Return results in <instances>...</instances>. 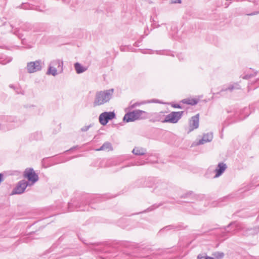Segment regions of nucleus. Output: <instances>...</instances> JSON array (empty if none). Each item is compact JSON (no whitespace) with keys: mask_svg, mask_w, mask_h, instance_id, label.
Returning <instances> with one entry per match:
<instances>
[{"mask_svg":"<svg viewBox=\"0 0 259 259\" xmlns=\"http://www.w3.org/2000/svg\"><path fill=\"white\" fill-rule=\"evenodd\" d=\"M113 93V89L97 92L93 102L94 107L108 103L112 99Z\"/></svg>","mask_w":259,"mask_h":259,"instance_id":"nucleus-1","label":"nucleus"},{"mask_svg":"<svg viewBox=\"0 0 259 259\" xmlns=\"http://www.w3.org/2000/svg\"><path fill=\"white\" fill-rule=\"evenodd\" d=\"M147 113L144 111L136 110L126 113L123 118L124 121L126 122H133L137 120L146 118Z\"/></svg>","mask_w":259,"mask_h":259,"instance_id":"nucleus-2","label":"nucleus"},{"mask_svg":"<svg viewBox=\"0 0 259 259\" xmlns=\"http://www.w3.org/2000/svg\"><path fill=\"white\" fill-rule=\"evenodd\" d=\"M183 113L184 111H173L165 115L163 120H162L161 118H159L158 120L163 123H176L181 118Z\"/></svg>","mask_w":259,"mask_h":259,"instance_id":"nucleus-3","label":"nucleus"},{"mask_svg":"<svg viewBox=\"0 0 259 259\" xmlns=\"http://www.w3.org/2000/svg\"><path fill=\"white\" fill-rule=\"evenodd\" d=\"M44 65V63L41 60L28 62L26 70L28 73H33L40 71Z\"/></svg>","mask_w":259,"mask_h":259,"instance_id":"nucleus-4","label":"nucleus"},{"mask_svg":"<svg viewBox=\"0 0 259 259\" xmlns=\"http://www.w3.org/2000/svg\"><path fill=\"white\" fill-rule=\"evenodd\" d=\"M115 117V114L114 112H104L99 116V121L103 125H105L109 120H112Z\"/></svg>","mask_w":259,"mask_h":259,"instance_id":"nucleus-5","label":"nucleus"},{"mask_svg":"<svg viewBox=\"0 0 259 259\" xmlns=\"http://www.w3.org/2000/svg\"><path fill=\"white\" fill-rule=\"evenodd\" d=\"M24 177L27 178L29 181L34 184L38 180V176L35 172L33 168H28L25 170L24 172Z\"/></svg>","mask_w":259,"mask_h":259,"instance_id":"nucleus-6","label":"nucleus"},{"mask_svg":"<svg viewBox=\"0 0 259 259\" xmlns=\"http://www.w3.org/2000/svg\"><path fill=\"white\" fill-rule=\"evenodd\" d=\"M28 185V183L25 180H21L19 182L17 186L13 190V194H21L23 193L26 187Z\"/></svg>","mask_w":259,"mask_h":259,"instance_id":"nucleus-7","label":"nucleus"},{"mask_svg":"<svg viewBox=\"0 0 259 259\" xmlns=\"http://www.w3.org/2000/svg\"><path fill=\"white\" fill-rule=\"evenodd\" d=\"M199 127V114L192 116L189 122L187 133H190Z\"/></svg>","mask_w":259,"mask_h":259,"instance_id":"nucleus-8","label":"nucleus"},{"mask_svg":"<svg viewBox=\"0 0 259 259\" xmlns=\"http://www.w3.org/2000/svg\"><path fill=\"white\" fill-rule=\"evenodd\" d=\"M240 89V85L238 83H233L232 84H229L228 85L224 86L219 92V94H221L223 92L228 91L232 92L234 90H239Z\"/></svg>","mask_w":259,"mask_h":259,"instance_id":"nucleus-9","label":"nucleus"},{"mask_svg":"<svg viewBox=\"0 0 259 259\" xmlns=\"http://www.w3.org/2000/svg\"><path fill=\"white\" fill-rule=\"evenodd\" d=\"M213 137V134L211 132L204 134H203L202 139L199 140L197 144L202 145L205 143L210 142L212 140Z\"/></svg>","mask_w":259,"mask_h":259,"instance_id":"nucleus-10","label":"nucleus"},{"mask_svg":"<svg viewBox=\"0 0 259 259\" xmlns=\"http://www.w3.org/2000/svg\"><path fill=\"white\" fill-rule=\"evenodd\" d=\"M227 168V165L223 162H220L218 164L216 169H215V175L214 178H218L221 176Z\"/></svg>","mask_w":259,"mask_h":259,"instance_id":"nucleus-11","label":"nucleus"},{"mask_svg":"<svg viewBox=\"0 0 259 259\" xmlns=\"http://www.w3.org/2000/svg\"><path fill=\"white\" fill-rule=\"evenodd\" d=\"M63 64L62 61L57 59L51 61L49 65L56 67L57 69L58 68V70L62 71L63 70Z\"/></svg>","mask_w":259,"mask_h":259,"instance_id":"nucleus-12","label":"nucleus"},{"mask_svg":"<svg viewBox=\"0 0 259 259\" xmlns=\"http://www.w3.org/2000/svg\"><path fill=\"white\" fill-rule=\"evenodd\" d=\"M167 188L166 184L164 183H157L155 187V191L157 193H162L164 190Z\"/></svg>","mask_w":259,"mask_h":259,"instance_id":"nucleus-13","label":"nucleus"},{"mask_svg":"<svg viewBox=\"0 0 259 259\" xmlns=\"http://www.w3.org/2000/svg\"><path fill=\"white\" fill-rule=\"evenodd\" d=\"M74 68L77 74H80L87 70V67L81 65L79 63L76 62L74 64Z\"/></svg>","mask_w":259,"mask_h":259,"instance_id":"nucleus-14","label":"nucleus"},{"mask_svg":"<svg viewBox=\"0 0 259 259\" xmlns=\"http://www.w3.org/2000/svg\"><path fill=\"white\" fill-rule=\"evenodd\" d=\"M146 152V149L142 147H135L132 151V153L136 155H143Z\"/></svg>","mask_w":259,"mask_h":259,"instance_id":"nucleus-15","label":"nucleus"},{"mask_svg":"<svg viewBox=\"0 0 259 259\" xmlns=\"http://www.w3.org/2000/svg\"><path fill=\"white\" fill-rule=\"evenodd\" d=\"M112 150V147L111 143L109 142H105L102 146L97 151H109Z\"/></svg>","mask_w":259,"mask_h":259,"instance_id":"nucleus-16","label":"nucleus"},{"mask_svg":"<svg viewBox=\"0 0 259 259\" xmlns=\"http://www.w3.org/2000/svg\"><path fill=\"white\" fill-rule=\"evenodd\" d=\"M199 100L194 98H187L182 100L184 104L191 105H195L198 103Z\"/></svg>","mask_w":259,"mask_h":259,"instance_id":"nucleus-17","label":"nucleus"},{"mask_svg":"<svg viewBox=\"0 0 259 259\" xmlns=\"http://www.w3.org/2000/svg\"><path fill=\"white\" fill-rule=\"evenodd\" d=\"M47 74L49 75H52L53 76H56L57 74V68L49 65Z\"/></svg>","mask_w":259,"mask_h":259,"instance_id":"nucleus-18","label":"nucleus"},{"mask_svg":"<svg viewBox=\"0 0 259 259\" xmlns=\"http://www.w3.org/2000/svg\"><path fill=\"white\" fill-rule=\"evenodd\" d=\"M9 87L11 89H13L17 94H22V95H23L24 94V91H23L18 86H15L14 85L11 84L9 85Z\"/></svg>","mask_w":259,"mask_h":259,"instance_id":"nucleus-19","label":"nucleus"},{"mask_svg":"<svg viewBox=\"0 0 259 259\" xmlns=\"http://www.w3.org/2000/svg\"><path fill=\"white\" fill-rule=\"evenodd\" d=\"M4 118L5 120L9 122H17L18 121L17 117L14 116H8Z\"/></svg>","mask_w":259,"mask_h":259,"instance_id":"nucleus-20","label":"nucleus"},{"mask_svg":"<svg viewBox=\"0 0 259 259\" xmlns=\"http://www.w3.org/2000/svg\"><path fill=\"white\" fill-rule=\"evenodd\" d=\"M152 102H155V101H143L142 102H136V103H134L133 105H132L131 106V108H135L137 106H139L141 105H143V104H146V103H152Z\"/></svg>","mask_w":259,"mask_h":259,"instance_id":"nucleus-21","label":"nucleus"},{"mask_svg":"<svg viewBox=\"0 0 259 259\" xmlns=\"http://www.w3.org/2000/svg\"><path fill=\"white\" fill-rule=\"evenodd\" d=\"M194 197V195L192 192H189L187 194H186L184 196L182 197H184V198H188L189 200L187 201V202H192L191 200L193 199V198Z\"/></svg>","mask_w":259,"mask_h":259,"instance_id":"nucleus-22","label":"nucleus"},{"mask_svg":"<svg viewBox=\"0 0 259 259\" xmlns=\"http://www.w3.org/2000/svg\"><path fill=\"white\" fill-rule=\"evenodd\" d=\"M20 30L18 29H15L14 30L13 33L17 35L20 39H21L22 41H23V39L22 38L23 35L19 32Z\"/></svg>","mask_w":259,"mask_h":259,"instance_id":"nucleus-23","label":"nucleus"},{"mask_svg":"<svg viewBox=\"0 0 259 259\" xmlns=\"http://www.w3.org/2000/svg\"><path fill=\"white\" fill-rule=\"evenodd\" d=\"M164 115L163 114V112H160V113H157L155 115V118L157 119V120L159 121L158 120V119L159 118H161L162 120H163L164 119Z\"/></svg>","mask_w":259,"mask_h":259,"instance_id":"nucleus-24","label":"nucleus"},{"mask_svg":"<svg viewBox=\"0 0 259 259\" xmlns=\"http://www.w3.org/2000/svg\"><path fill=\"white\" fill-rule=\"evenodd\" d=\"M214 255L217 259H222L224 257V253L222 252H215Z\"/></svg>","mask_w":259,"mask_h":259,"instance_id":"nucleus-25","label":"nucleus"},{"mask_svg":"<svg viewBox=\"0 0 259 259\" xmlns=\"http://www.w3.org/2000/svg\"><path fill=\"white\" fill-rule=\"evenodd\" d=\"M146 162L143 161H139L136 163H132L131 165H142L145 163Z\"/></svg>","mask_w":259,"mask_h":259,"instance_id":"nucleus-26","label":"nucleus"},{"mask_svg":"<svg viewBox=\"0 0 259 259\" xmlns=\"http://www.w3.org/2000/svg\"><path fill=\"white\" fill-rule=\"evenodd\" d=\"M91 126V125H85L81 128L80 131L83 132H87V131L89 130V129L90 128V127Z\"/></svg>","mask_w":259,"mask_h":259,"instance_id":"nucleus-27","label":"nucleus"},{"mask_svg":"<svg viewBox=\"0 0 259 259\" xmlns=\"http://www.w3.org/2000/svg\"><path fill=\"white\" fill-rule=\"evenodd\" d=\"M156 53L157 54H160V55H169V54L167 52H166V53H161V51H156Z\"/></svg>","mask_w":259,"mask_h":259,"instance_id":"nucleus-28","label":"nucleus"},{"mask_svg":"<svg viewBox=\"0 0 259 259\" xmlns=\"http://www.w3.org/2000/svg\"><path fill=\"white\" fill-rule=\"evenodd\" d=\"M171 3L172 4H176V3H181V0H170Z\"/></svg>","mask_w":259,"mask_h":259,"instance_id":"nucleus-29","label":"nucleus"},{"mask_svg":"<svg viewBox=\"0 0 259 259\" xmlns=\"http://www.w3.org/2000/svg\"><path fill=\"white\" fill-rule=\"evenodd\" d=\"M177 57H178V58H179V59L180 60H181L182 59H183V55L182 54H178V55H177Z\"/></svg>","mask_w":259,"mask_h":259,"instance_id":"nucleus-30","label":"nucleus"},{"mask_svg":"<svg viewBox=\"0 0 259 259\" xmlns=\"http://www.w3.org/2000/svg\"><path fill=\"white\" fill-rule=\"evenodd\" d=\"M206 256H201V255H199L197 257V259H205Z\"/></svg>","mask_w":259,"mask_h":259,"instance_id":"nucleus-31","label":"nucleus"},{"mask_svg":"<svg viewBox=\"0 0 259 259\" xmlns=\"http://www.w3.org/2000/svg\"><path fill=\"white\" fill-rule=\"evenodd\" d=\"M173 107L177 108H181V106L179 104H175L173 106Z\"/></svg>","mask_w":259,"mask_h":259,"instance_id":"nucleus-32","label":"nucleus"},{"mask_svg":"<svg viewBox=\"0 0 259 259\" xmlns=\"http://www.w3.org/2000/svg\"><path fill=\"white\" fill-rule=\"evenodd\" d=\"M148 52H144V53H149V54H152L153 51L152 50H148Z\"/></svg>","mask_w":259,"mask_h":259,"instance_id":"nucleus-33","label":"nucleus"},{"mask_svg":"<svg viewBox=\"0 0 259 259\" xmlns=\"http://www.w3.org/2000/svg\"><path fill=\"white\" fill-rule=\"evenodd\" d=\"M249 78V76H248V75H247L244 76V77H243V79H248V78Z\"/></svg>","mask_w":259,"mask_h":259,"instance_id":"nucleus-34","label":"nucleus"},{"mask_svg":"<svg viewBox=\"0 0 259 259\" xmlns=\"http://www.w3.org/2000/svg\"><path fill=\"white\" fill-rule=\"evenodd\" d=\"M205 259H215V258H213V257H209V256H206Z\"/></svg>","mask_w":259,"mask_h":259,"instance_id":"nucleus-35","label":"nucleus"},{"mask_svg":"<svg viewBox=\"0 0 259 259\" xmlns=\"http://www.w3.org/2000/svg\"><path fill=\"white\" fill-rule=\"evenodd\" d=\"M233 224H234V223H230L228 226H227L225 228V230H227V228H229L230 226L232 225Z\"/></svg>","mask_w":259,"mask_h":259,"instance_id":"nucleus-36","label":"nucleus"},{"mask_svg":"<svg viewBox=\"0 0 259 259\" xmlns=\"http://www.w3.org/2000/svg\"><path fill=\"white\" fill-rule=\"evenodd\" d=\"M2 129V126L1 125V124H0V130H1Z\"/></svg>","mask_w":259,"mask_h":259,"instance_id":"nucleus-37","label":"nucleus"},{"mask_svg":"<svg viewBox=\"0 0 259 259\" xmlns=\"http://www.w3.org/2000/svg\"><path fill=\"white\" fill-rule=\"evenodd\" d=\"M77 147V146H76V147H74L73 148H71L70 150H72V149H75V148H76Z\"/></svg>","mask_w":259,"mask_h":259,"instance_id":"nucleus-38","label":"nucleus"},{"mask_svg":"<svg viewBox=\"0 0 259 259\" xmlns=\"http://www.w3.org/2000/svg\"><path fill=\"white\" fill-rule=\"evenodd\" d=\"M68 205H69V206L70 207L71 204L70 203H68Z\"/></svg>","mask_w":259,"mask_h":259,"instance_id":"nucleus-39","label":"nucleus"}]
</instances>
